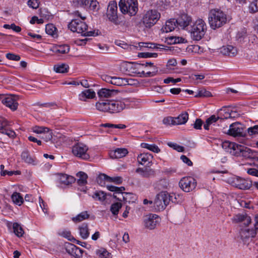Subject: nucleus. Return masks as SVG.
I'll list each match as a JSON object with an SVG mask.
<instances>
[{"instance_id":"obj_55","label":"nucleus","mask_w":258,"mask_h":258,"mask_svg":"<svg viewBox=\"0 0 258 258\" xmlns=\"http://www.w3.org/2000/svg\"><path fill=\"white\" fill-rule=\"evenodd\" d=\"M1 133L3 134L7 135L8 137L11 138H14L16 136L15 133L12 130H9L8 127L5 130H3V131H1Z\"/></svg>"},{"instance_id":"obj_39","label":"nucleus","mask_w":258,"mask_h":258,"mask_svg":"<svg viewBox=\"0 0 258 258\" xmlns=\"http://www.w3.org/2000/svg\"><path fill=\"white\" fill-rule=\"evenodd\" d=\"M141 147L143 148H146L155 153H158L160 152V149L155 144L150 145L146 143H142L141 144Z\"/></svg>"},{"instance_id":"obj_60","label":"nucleus","mask_w":258,"mask_h":258,"mask_svg":"<svg viewBox=\"0 0 258 258\" xmlns=\"http://www.w3.org/2000/svg\"><path fill=\"white\" fill-rule=\"evenodd\" d=\"M6 57L10 60L18 61L20 59V56L13 53H9L6 54Z\"/></svg>"},{"instance_id":"obj_12","label":"nucleus","mask_w":258,"mask_h":258,"mask_svg":"<svg viewBox=\"0 0 258 258\" xmlns=\"http://www.w3.org/2000/svg\"><path fill=\"white\" fill-rule=\"evenodd\" d=\"M106 15L109 21L116 25L118 24L117 6L115 2L111 1L109 2L107 7Z\"/></svg>"},{"instance_id":"obj_40","label":"nucleus","mask_w":258,"mask_h":258,"mask_svg":"<svg viewBox=\"0 0 258 258\" xmlns=\"http://www.w3.org/2000/svg\"><path fill=\"white\" fill-rule=\"evenodd\" d=\"M13 231L15 234L19 237H22L24 231L20 224L18 223H14L13 225Z\"/></svg>"},{"instance_id":"obj_61","label":"nucleus","mask_w":258,"mask_h":258,"mask_svg":"<svg viewBox=\"0 0 258 258\" xmlns=\"http://www.w3.org/2000/svg\"><path fill=\"white\" fill-rule=\"evenodd\" d=\"M28 5L30 7L36 9L39 7L38 0H29L28 2Z\"/></svg>"},{"instance_id":"obj_11","label":"nucleus","mask_w":258,"mask_h":258,"mask_svg":"<svg viewBox=\"0 0 258 258\" xmlns=\"http://www.w3.org/2000/svg\"><path fill=\"white\" fill-rule=\"evenodd\" d=\"M88 147L85 144L79 143L73 147L72 152L73 154L81 159L87 160L90 158L87 153Z\"/></svg>"},{"instance_id":"obj_28","label":"nucleus","mask_w":258,"mask_h":258,"mask_svg":"<svg viewBox=\"0 0 258 258\" xmlns=\"http://www.w3.org/2000/svg\"><path fill=\"white\" fill-rule=\"evenodd\" d=\"M139 45L141 47H146L152 49H160L165 50L166 47L165 46L161 44H158L157 43H151V42H140Z\"/></svg>"},{"instance_id":"obj_30","label":"nucleus","mask_w":258,"mask_h":258,"mask_svg":"<svg viewBox=\"0 0 258 258\" xmlns=\"http://www.w3.org/2000/svg\"><path fill=\"white\" fill-rule=\"evenodd\" d=\"M174 118V124H185L187 122L188 119V114L186 112H184L179 115L177 117Z\"/></svg>"},{"instance_id":"obj_64","label":"nucleus","mask_w":258,"mask_h":258,"mask_svg":"<svg viewBox=\"0 0 258 258\" xmlns=\"http://www.w3.org/2000/svg\"><path fill=\"white\" fill-rule=\"evenodd\" d=\"M97 254L100 256L106 258L109 255V253L105 249L101 248L98 250Z\"/></svg>"},{"instance_id":"obj_32","label":"nucleus","mask_w":258,"mask_h":258,"mask_svg":"<svg viewBox=\"0 0 258 258\" xmlns=\"http://www.w3.org/2000/svg\"><path fill=\"white\" fill-rule=\"evenodd\" d=\"M59 182L64 185H69L74 182L75 179L72 176H69L67 174H62L59 177Z\"/></svg>"},{"instance_id":"obj_14","label":"nucleus","mask_w":258,"mask_h":258,"mask_svg":"<svg viewBox=\"0 0 258 258\" xmlns=\"http://www.w3.org/2000/svg\"><path fill=\"white\" fill-rule=\"evenodd\" d=\"M236 154L235 156L242 157L244 158H255L256 152H253L247 147L239 145L237 147Z\"/></svg>"},{"instance_id":"obj_21","label":"nucleus","mask_w":258,"mask_h":258,"mask_svg":"<svg viewBox=\"0 0 258 258\" xmlns=\"http://www.w3.org/2000/svg\"><path fill=\"white\" fill-rule=\"evenodd\" d=\"M177 25L181 28L184 29L191 23V18L186 14L181 15L177 19Z\"/></svg>"},{"instance_id":"obj_37","label":"nucleus","mask_w":258,"mask_h":258,"mask_svg":"<svg viewBox=\"0 0 258 258\" xmlns=\"http://www.w3.org/2000/svg\"><path fill=\"white\" fill-rule=\"evenodd\" d=\"M107 195H107L105 194L104 191L100 190L95 192L94 194L92 196V198L95 200H98L100 202H102L105 200L106 196Z\"/></svg>"},{"instance_id":"obj_58","label":"nucleus","mask_w":258,"mask_h":258,"mask_svg":"<svg viewBox=\"0 0 258 258\" xmlns=\"http://www.w3.org/2000/svg\"><path fill=\"white\" fill-rule=\"evenodd\" d=\"M84 250L76 246V249L74 251V256L77 258H82Z\"/></svg>"},{"instance_id":"obj_45","label":"nucleus","mask_w":258,"mask_h":258,"mask_svg":"<svg viewBox=\"0 0 258 258\" xmlns=\"http://www.w3.org/2000/svg\"><path fill=\"white\" fill-rule=\"evenodd\" d=\"M101 126H103L105 127H109V128H119V129H124L126 127V125L123 124H114L112 123H106L104 124H102L101 125Z\"/></svg>"},{"instance_id":"obj_29","label":"nucleus","mask_w":258,"mask_h":258,"mask_svg":"<svg viewBox=\"0 0 258 258\" xmlns=\"http://www.w3.org/2000/svg\"><path fill=\"white\" fill-rule=\"evenodd\" d=\"M22 159L26 163L32 165H36V159L35 157H32L27 151H24L21 154Z\"/></svg>"},{"instance_id":"obj_13","label":"nucleus","mask_w":258,"mask_h":258,"mask_svg":"<svg viewBox=\"0 0 258 258\" xmlns=\"http://www.w3.org/2000/svg\"><path fill=\"white\" fill-rule=\"evenodd\" d=\"M196 180L191 177H183L179 181L180 187L185 192H189L196 186Z\"/></svg>"},{"instance_id":"obj_17","label":"nucleus","mask_w":258,"mask_h":258,"mask_svg":"<svg viewBox=\"0 0 258 258\" xmlns=\"http://www.w3.org/2000/svg\"><path fill=\"white\" fill-rule=\"evenodd\" d=\"M160 222V218L156 214H150L144 219V225L146 228L152 230L155 228L157 224Z\"/></svg>"},{"instance_id":"obj_18","label":"nucleus","mask_w":258,"mask_h":258,"mask_svg":"<svg viewBox=\"0 0 258 258\" xmlns=\"http://www.w3.org/2000/svg\"><path fill=\"white\" fill-rule=\"evenodd\" d=\"M151 165H147L144 167H139L136 169V172L141 177L146 178L154 177L155 176V171L150 167Z\"/></svg>"},{"instance_id":"obj_6","label":"nucleus","mask_w":258,"mask_h":258,"mask_svg":"<svg viewBox=\"0 0 258 258\" xmlns=\"http://www.w3.org/2000/svg\"><path fill=\"white\" fill-rule=\"evenodd\" d=\"M225 133L234 138H243L246 136L245 126L239 122H235L231 124L227 132Z\"/></svg>"},{"instance_id":"obj_1","label":"nucleus","mask_w":258,"mask_h":258,"mask_svg":"<svg viewBox=\"0 0 258 258\" xmlns=\"http://www.w3.org/2000/svg\"><path fill=\"white\" fill-rule=\"evenodd\" d=\"M125 104L118 100H101L96 103V108L101 111L116 113L125 108Z\"/></svg>"},{"instance_id":"obj_62","label":"nucleus","mask_w":258,"mask_h":258,"mask_svg":"<svg viewBox=\"0 0 258 258\" xmlns=\"http://www.w3.org/2000/svg\"><path fill=\"white\" fill-rule=\"evenodd\" d=\"M174 117L169 116V117L164 118L163 120V122L164 124H167V125H168V124L175 125L174 123Z\"/></svg>"},{"instance_id":"obj_63","label":"nucleus","mask_w":258,"mask_h":258,"mask_svg":"<svg viewBox=\"0 0 258 258\" xmlns=\"http://www.w3.org/2000/svg\"><path fill=\"white\" fill-rule=\"evenodd\" d=\"M222 120V117H216L215 115H213L209 117L206 120L208 121V123H210V124H212L214 122H216L218 119Z\"/></svg>"},{"instance_id":"obj_9","label":"nucleus","mask_w":258,"mask_h":258,"mask_svg":"<svg viewBox=\"0 0 258 258\" xmlns=\"http://www.w3.org/2000/svg\"><path fill=\"white\" fill-rule=\"evenodd\" d=\"M258 215L255 216V223L254 228L249 229L248 228H241L239 232V236L244 243H245L250 238H253L256 234V230L258 229L257 225L258 224L257 220Z\"/></svg>"},{"instance_id":"obj_42","label":"nucleus","mask_w":258,"mask_h":258,"mask_svg":"<svg viewBox=\"0 0 258 258\" xmlns=\"http://www.w3.org/2000/svg\"><path fill=\"white\" fill-rule=\"evenodd\" d=\"M212 96L210 92L206 90L205 89H202L198 91V93L195 95V97H208Z\"/></svg>"},{"instance_id":"obj_53","label":"nucleus","mask_w":258,"mask_h":258,"mask_svg":"<svg viewBox=\"0 0 258 258\" xmlns=\"http://www.w3.org/2000/svg\"><path fill=\"white\" fill-rule=\"evenodd\" d=\"M48 129V127L39 126H35L32 128L33 132L41 134H43L44 132L47 131Z\"/></svg>"},{"instance_id":"obj_27","label":"nucleus","mask_w":258,"mask_h":258,"mask_svg":"<svg viewBox=\"0 0 258 258\" xmlns=\"http://www.w3.org/2000/svg\"><path fill=\"white\" fill-rule=\"evenodd\" d=\"M128 153L125 148H117L110 153V156L112 158H120L124 157Z\"/></svg>"},{"instance_id":"obj_15","label":"nucleus","mask_w":258,"mask_h":258,"mask_svg":"<svg viewBox=\"0 0 258 258\" xmlns=\"http://www.w3.org/2000/svg\"><path fill=\"white\" fill-rule=\"evenodd\" d=\"M106 188L108 190L114 192L115 194H123L124 195L122 196V198L123 200L126 202H130L131 200L133 202L134 200L135 199L132 194L129 192H123V191L125 190V188L123 186L119 187L112 185H107Z\"/></svg>"},{"instance_id":"obj_34","label":"nucleus","mask_w":258,"mask_h":258,"mask_svg":"<svg viewBox=\"0 0 258 258\" xmlns=\"http://www.w3.org/2000/svg\"><path fill=\"white\" fill-rule=\"evenodd\" d=\"M80 234L81 237L84 239H87L89 235V229L88 225L86 223H83L79 227Z\"/></svg>"},{"instance_id":"obj_7","label":"nucleus","mask_w":258,"mask_h":258,"mask_svg":"<svg viewBox=\"0 0 258 258\" xmlns=\"http://www.w3.org/2000/svg\"><path fill=\"white\" fill-rule=\"evenodd\" d=\"M160 18V14L156 10H149L143 18V23L146 28L154 26Z\"/></svg>"},{"instance_id":"obj_35","label":"nucleus","mask_w":258,"mask_h":258,"mask_svg":"<svg viewBox=\"0 0 258 258\" xmlns=\"http://www.w3.org/2000/svg\"><path fill=\"white\" fill-rule=\"evenodd\" d=\"M77 176L79 178L77 180V183L80 186H84L87 181V175L83 172H79L77 174Z\"/></svg>"},{"instance_id":"obj_4","label":"nucleus","mask_w":258,"mask_h":258,"mask_svg":"<svg viewBox=\"0 0 258 258\" xmlns=\"http://www.w3.org/2000/svg\"><path fill=\"white\" fill-rule=\"evenodd\" d=\"M207 26L202 19L197 20L189 30L191 36L194 40H200L204 36Z\"/></svg>"},{"instance_id":"obj_19","label":"nucleus","mask_w":258,"mask_h":258,"mask_svg":"<svg viewBox=\"0 0 258 258\" xmlns=\"http://www.w3.org/2000/svg\"><path fill=\"white\" fill-rule=\"evenodd\" d=\"M251 218L246 213H238L234 216L232 221L235 223H240L247 227L251 223Z\"/></svg>"},{"instance_id":"obj_54","label":"nucleus","mask_w":258,"mask_h":258,"mask_svg":"<svg viewBox=\"0 0 258 258\" xmlns=\"http://www.w3.org/2000/svg\"><path fill=\"white\" fill-rule=\"evenodd\" d=\"M249 10L250 13H253L258 11V7L257 6V0H254L250 3L249 6Z\"/></svg>"},{"instance_id":"obj_33","label":"nucleus","mask_w":258,"mask_h":258,"mask_svg":"<svg viewBox=\"0 0 258 258\" xmlns=\"http://www.w3.org/2000/svg\"><path fill=\"white\" fill-rule=\"evenodd\" d=\"M112 85L123 86L128 84V80L125 78L113 77Z\"/></svg>"},{"instance_id":"obj_23","label":"nucleus","mask_w":258,"mask_h":258,"mask_svg":"<svg viewBox=\"0 0 258 258\" xmlns=\"http://www.w3.org/2000/svg\"><path fill=\"white\" fill-rule=\"evenodd\" d=\"M118 91L115 89L102 88L98 92V95L100 98L112 97L117 94Z\"/></svg>"},{"instance_id":"obj_47","label":"nucleus","mask_w":258,"mask_h":258,"mask_svg":"<svg viewBox=\"0 0 258 258\" xmlns=\"http://www.w3.org/2000/svg\"><path fill=\"white\" fill-rule=\"evenodd\" d=\"M131 64H132V66L131 67V69H133L134 70L140 69V68L141 66L147 67L148 66H149L152 67L153 66V63H152L151 62H146L145 63H139L133 62L131 63Z\"/></svg>"},{"instance_id":"obj_38","label":"nucleus","mask_w":258,"mask_h":258,"mask_svg":"<svg viewBox=\"0 0 258 258\" xmlns=\"http://www.w3.org/2000/svg\"><path fill=\"white\" fill-rule=\"evenodd\" d=\"M89 217V215L87 213V211H84L81 212L80 214H78L77 216L73 217L72 218V220L74 222H80L84 220L88 219Z\"/></svg>"},{"instance_id":"obj_50","label":"nucleus","mask_w":258,"mask_h":258,"mask_svg":"<svg viewBox=\"0 0 258 258\" xmlns=\"http://www.w3.org/2000/svg\"><path fill=\"white\" fill-rule=\"evenodd\" d=\"M222 111H225V113H227L228 114V116H225V118H234L237 115V112L235 111H231L230 112L229 111L228 109H227L226 107H223L222 109L220 110Z\"/></svg>"},{"instance_id":"obj_16","label":"nucleus","mask_w":258,"mask_h":258,"mask_svg":"<svg viewBox=\"0 0 258 258\" xmlns=\"http://www.w3.org/2000/svg\"><path fill=\"white\" fill-rule=\"evenodd\" d=\"M18 98V96H17L4 95V98L2 99V103L14 111L18 108V103L17 100Z\"/></svg>"},{"instance_id":"obj_8","label":"nucleus","mask_w":258,"mask_h":258,"mask_svg":"<svg viewBox=\"0 0 258 258\" xmlns=\"http://www.w3.org/2000/svg\"><path fill=\"white\" fill-rule=\"evenodd\" d=\"M168 193L166 191H162L158 194L154 202L155 208L159 211L165 209L170 203Z\"/></svg>"},{"instance_id":"obj_52","label":"nucleus","mask_w":258,"mask_h":258,"mask_svg":"<svg viewBox=\"0 0 258 258\" xmlns=\"http://www.w3.org/2000/svg\"><path fill=\"white\" fill-rule=\"evenodd\" d=\"M41 138L46 142L51 141L52 138V132L48 129L42 135Z\"/></svg>"},{"instance_id":"obj_20","label":"nucleus","mask_w":258,"mask_h":258,"mask_svg":"<svg viewBox=\"0 0 258 258\" xmlns=\"http://www.w3.org/2000/svg\"><path fill=\"white\" fill-rule=\"evenodd\" d=\"M97 180L98 183L101 186L105 184V180L109 182H114L117 184H120L122 181L120 177H111L104 173H101L98 177Z\"/></svg>"},{"instance_id":"obj_25","label":"nucleus","mask_w":258,"mask_h":258,"mask_svg":"<svg viewBox=\"0 0 258 258\" xmlns=\"http://www.w3.org/2000/svg\"><path fill=\"white\" fill-rule=\"evenodd\" d=\"M220 53L229 56H234L237 54V49L232 45L223 46L220 48Z\"/></svg>"},{"instance_id":"obj_48","label":"nucleus","mask_w":258,"mask_h":258,"mask_svg":"<svg viewBox=\"0 0 258 258\" xmlns=\"http://www.w3.org/2000/svg\"><path fill=\"white\" fill-rule=\"evenodd\" d=\"M65 247L67 251L72 255H74V251L76 249V246L73 244L67 242L65 244Z\"/></svg>"},{"instance_id":"obj_26","label":"nucleus","mask_w":258,"mask_h":258,"mask_svg":"<svg viewBox=\"0 0 258 258\" xmlns=\"http://www.w3.org/2000/svg\"><path fill=\"white\" fill-rule=\"evenodd\" d=\"M177 25V21L174 19H171L166 22L165 25L162 28L163 32H169L174 30Z\"/></svg>"},{"instance_id":"obj_2","label":"nucleus","mask_w":258,"mask_h":258,"mask_svg":"<svg viewBox=\"0 0 258 258\" xmlns=\"http://www.w3.org/2000/svg\"><path fill=\"white\" fill-rule=\"evenodd\" d=\"M209 23L212 29L215 30L221 27L227 22L226 14L219 9H212L209 14Z\"/></svg>"},{"instance_id":"obj_49","label":"nucleus","mask_w":258,"mask_h":258,"mask_svg":"<svg viewBox=\"0 0 258 258\" xmlns=\"http://www.w3.org/2000/svg\"><path fill=\"white\" fill-rule=\"evenodd\" d=\"M99 5L98 2L96 0H92L89 3L88 9L94 12H97L99 10Z\"/></svg>"},{"instance_id":"obj_24","label":"nucleus","mask_w":258,"mask_h":258,"mask_svg":"<svg viewBox=\"0 0 258 258\" xmlns=\"http://www.w3.org/2000/svg\"><path fill=\"white\" fill-rule=\"evenodd\" d=\"M153 156L150 153H142L138 155L137 157L138 162L140 164L144 165L146 162H148V165H152V159Z\"/></svg>"},{"instance_id":"obj_31","label":"nucleus","mask_w":258,"mask_h":258,"mask_svg":"<svg viewBox=\"0 0 258 258\" xmlns=\"http://www.w3.org/2000/svg\"><path fill=\"white\" fill-rule=\"evenodd\" d=\"M95 96V92L92 89H88L83 91L79 95V99L82 101H86V99L93 98Z\"/></svg>"},{"instance_id":"obj_22","label":"nucleus","mask_w":258,"mask_h":258,"mask_svg":"<svg viewBox=\"0 0 258 258\" xmlns=\"http://www.w3.org/2000/svg\"><path fill=\"white\" fill-rule=\"evenodd\" d=\"M238 144L229 141L224 142L222 144V147L226 152L229 153L232 155H235L237 151V147Z\"/></svg>"},{"instance_id":"obj_41","label":"nucleus","mask_w":258,"mask_h":258,"mask_svg":"<svg viewBox=\"0 0 258 258\" xmlns=\"http://www.w3.org/2000/svg\"><path fill=\"white\" fill-rule=\"evenodd\" d=\"M11 198L13 202L19 206H20L23 203V198L18 192H14L11 196Z\"/></svg>"},{"instance_id":"obj_10","label":"nucleus","mask_w":258,"mask_h":258,"mask_svg":"<svg viewBox=\"0 0 258 258\" xmlns=\"http://www.w3.org/2000/svg\"><path fill=\"white\" fill-rule=\"evenodd\" d=\"M228 181L232 186L240 189H248L251 185V181L239 176L230 177Z\"/></svg>"},{"instance_id":"obj_5","label":"nucleus","mask_w":258,"mask_h":258,"mask_svg":"<svg viewBox=\"0 0 258 258\" xmlns=\"http://www.w3.org/2000/svg\"><path fill=\"white\" fill-rule=\"evenodd\" d=\"M119 7L123 14H129L131 16H134L138 11V1L137 0H127L123 2L120 0Z\"/></svg>"},{"instance_id":"obj_3","label":"nucleus","mask_w":258,"mask_h":258,"mask_svg":"<svg viewBox=\"0 0 258 258\" xmlns=\"http://www.w3.org/2000/svg\"><path fill=\"white\" fill-rule=\"evenodd\" d=\"M69 28L73 32H77L81 34L84 36H96L99 35L98 30L86 31L88 29V25L82 20L79 19H75L68 25Z\"/></svg>"},{"instance_id":"obj_36","label":"nucleus","mask_w":258,"mask_h":258,"mask_svg":"<svg viewBox=\"0 0 258 258\" xmlns=\"http://www.w3.org/2000/svg\"><path fill=\"white\" fill-rule=\"evenodd\" d=\"M69 67L65 63L55 65L53 67L54 71L57 73H65L68 72Z\"/></svg>"},{"instance_id":"obj_43","label":"nucleus","mask_w":258,"mask_h":258,"mask_svg":"<svg viewBox=\"0 0 258 258\" xmlns=\"http://www.w3.org/2000/svg\"><path fill=\"white\" fill-rule=\"evenodd\" d=\"M122 204L120 203H115L113 204L110 207V211L114 215H117L119 209L121 208Z\"/></svg>"},{"instance_id":"obj_56","label":"nucleus","mask_w":258,"mask_h":258,"mask_svg":"<svg viewBox=\"0 0 258 258\" xmlns=\"http://www.w3.org/2000/svg\"><path fill=\"white\" fill-rule=\"evenodd\" d=\"M168 145L173 148L174 150H176L178 152H183L184 151V147L181 146H179L175 143H168Z\"/></svg>"},{"instance_id":"obj_57","label":"nucleus","mask_w":258,"mask_h":258,"mask_svg":"<svg viewBox=\"0 0 258 258\" xmlns=\"http://www.w3.org/2000/svg\"><path fill=\"white\" fill-rule=\"evenodd\" d=\"M59 53H68L70 51V46L67 45H59Z\"/></svg>"},{"instance_id":"obj_59","label":"nucleus","mask_w":258,"mask_h":258,"mask_svg":"<svg viewBox=\"0 0 258 258\" xmlns=\"http://www.w3.org/2000/svg\"><path fill=\"white\" fill-rule=\"evenodd\" d=\"M180 78L173 79L171 77H168L164 80V83L165 84H169L170 83H172L173 84H175L176 83L179 82L181 81Z\"/></svg>"},{"instance_id":"obj_44","label":"nucleus","mask_w":258,"mask_h":258,"mask_svg":"<svg viewBox=\"0 0 258 258\" xmlns=\"http://www.w3.org/2000/svg\"><path fill=\"white\" fill-rule=\"evenodd\" d=\"M56 30V27L52 24H47L45 27V31L47 34L54 36Z\"/></svg>"},{"instance_id":"obj_51","label":"nucleus","mask_w":258,"mask_h":258,"mask_svg":"<svg viewBox=\"0 0 258 258\" xmlns=\"http://www.w3.org/2000/svg\"><path fill=\"white\" fill-rule=\"evenodd\" d=\"M138 56L141 58L157 57L158 54L156 53L141 52L138 53Z\"/></svg>"},{"instance_id":"obj_46","label":"nucleus","mask_w":258,"mask_h":258,"mask_svg":"<svg viewBox=\"0 0 258 258\" xmlns=\"http://www.w3.org/2000/svg\"><path fill=\"white\" fill-rule=\"evenodd\" d=\"M247 133L251 138L256 135L258 134V125H255L252 127L248 128L246 134Z\"/></svg>"}]
</instances>
